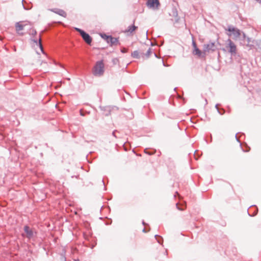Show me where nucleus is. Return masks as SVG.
<instances>
[{
  "label": "nucleus",
  "mask_w": 261,
  "mask_h": 261,
  "mask_svg": "<svg viewBox=\"0 0 261 261\" xmlns=\"http://www.w3.org/2000/svg\"><path fill=\"white\" fill-rule=\"evenodd\" d=\"M105 36V38H104L107 40L108 43L111 44V45L116 44L117 43L118 40L116 38H113L111 36H107L106 35Z\"/></svg>",
  "instance_id": "obj_10"
},
{
  "label": "nucleus",
  "mask_w": 261,
  "mask_h": 261,
  "mask_svg": "<svg viewBox=\"0 0 261 261\" xmlns=\"http://www.w3.org/2000/svg\"><path fill=\"white\" fill-rule=\"evenodd\" d=\"M50 11H52L55 13H57L59 14L60 16H62L64 17H66V13L63 10L61 9H49Z\"/></svg>",
  "instance_id": "obj_11"
},
{
  "label": "nucleus",
  "mask_w": 261,
  "mask_h": 261,
  "mask_svg": "<svg viewBox=\"0 0 261 261\" xmlns=\"http://www.w3.org/2000/svg\"><path fill=\"white\" fill-rule=\"evenodd\" d=\"M78 261H79V260H78Z\"/></svg>",
  "instance_id": "obj_21"
},
{
  "label": "nucleus",
  "mask_w": 261,
  "mask_h": 261,
  "mask_svg": "<svg viewBox=\"0 0 261 261\" xmlns=\"http://www.w3.org/2000/svg\"><path fill=\"white\" fill-rule=\"evenodd\" d=\"M31 22L28 21H20L15 24L16 33L21 36L23 35L25 33L23 31L27 30L29 27H31Z\"/></svg>",
  "instance_id": "obj_1"
},
{
  "label": "nucleus",
  "mask_w": 261,
  "mask_h": 261,
  "mask_svg": "<svg viewBox=\"0 0 261 261\" xmlns=\"http://www.w3.org/2000/svg\"><path fill=\"white\" fill-rule=\"evenodd\" d=\"M38 62V64L39 65H42V61L39 60V61H38V62Z\"/></svg>",
  "instance_id": "obj_17"
},
{
  "label": "nucleus",
  "mask_w": 261,
  "mask_h": 261,
  "mask_svg": "<svg viewBox=\"0 0 261 261\" xmlns=\"http://www.w3.org/2000/svg\"><path fill=\"white\" fill-rule=\"evenodd\" d=\"M160 4L159 0H148L147 2V6L153 9H158Z\"/></svg>",
  "instance_id": "obj_7"
},
{
  "label": "nucleus",
  "mask_w": 261,
  "mask_h": 261,
  "mask_svg": "<svg viewBox=\"0 0 261 261\" xmlns=\"http://www.w3.org/2000/svg\"><path fill=\"white\" fill-rule=\"evenodd\" d=\"M215 50V45L214 43L211 42L207 44H204L203 46V53L214 51Z\"/></svg>",
  "instance_id": "obj_6"
},
{
  "label": "nucleus",
  "mask_w": 261,
  "mask_h": 261,
  "mask_svg": "<svg viewBox=\"0 0 261 261\" xmlns=\"http://www.w3.org/2000/svg\"><path fill=\"white\" fill-rule=\"evenodd\" d=\"M132 56L133 58H139V54L138 51H134L132 54Z\"/></svg>",
  "instance_id": "obj_14"
},
{
  "label": "nucleus",
  "mask_w": 261,
  "mask_h": 261,
  "mask_svg": "<svg viewBox=\"0 0 261 261\" xmlns=\"http://www.w3.org/2000/svg\"><path fill=\"white\" fill-rule=\"evenodd\" d=\"M192 45L194 48L193 50V54L194 55L198 56V57H201L202 56V53L200 50H199L197 48L196 44L195 41H193Z\"/></svg>",
  "instance_id": "obj_8"
},
{
  "label": "nucleus",
  "mask_w": 261,
  "mask_h": 261,
  "mask_svg": "<svg viewBox=\"0 0 261 261\" xmlns=\"http://www.w3.org/2000/svg\"><path fill=\"white\" fill-rule=\"evenodd\" d=\"M104 64L103 61H97L94 66L92 73L96 76H101L104 73Z\"/></svg>",
  "instance_id": "obj_2"
},
{
  "label": "nucleus",
  "mask_w": 261,
  "mask_h": 261,
  "mask_svg": "<svg viewBox=\"0 0 261 261\" xmlns=\"http://www.w3.org/2000/svg\"><path fill=\"white\" fill-rule=\"evenodd\" d=\"M227 44L226 47L227 50L232 54H236L237 52V46L232 41L228 39L227 41Z\"/></svg>",
  "instance_id": "obj_4"
},
{
  "label": "nucleus",
  "mask_w": 261,
  "mask_h": 261,
  "mask_svg": "<svg viewBox=\"0 0 261 261\" xmlns=\"http://www.w3.org/2000/svg\"><path fill=\"white\" fill-rule=\"evenodd\" d=\"M257 2L261 4V0H256Z\"/></svg>",
  "instance_id": "obj_19"
},
{
  "label": "nucleus",
  "mask_w": 261,
  "mask_h": 261,
  "mask_svg": "<svg viewBox=\"0 0 261 261\" xmlns=\"http://www.w3.org/2000/svg\"><path fill=\"white\" fill-rule=\"evenodd\" d=\"M80 114H81V115H82L83 116H84L85 115L82 110L80 111Z\"/></svg>",
  "instance_id": "obj_18"
},
{
  "label": "nucleus",
  "mask_w": 261,
  "mask_h": 261,
  "mask_svg": "<svg viewBox=\"0 0 261 261\" xmlns=\"http://www.w3.org/2000/svg\"><path fill=\"white\" fill-rule=\"evenodd\" d=\"M34 42L37 44V40H34Z\"/></svg>",
  "instance_id": "obj_20"
},
{
  "label": "nucleus",
  "mask_w": 261,
  "mask_h": 261,
  "mask_svg": "<svg viewBox=\"0 0 261 261\" xmlns=\"http://www.w3.org/2000/svg\"><path fill=\"white\" fill-rule=\"evenodd\" d=\"M27 33L33 36H35L36 35L37 32L34 28L33 24L32 23L31 27H29L28 29H27Z\"/></svg>",
  "instance_id": "obj_13"
},
{
  "label": "nucleus",
  "mask_w": 261,
  "mask_h": 261,
  "mask_svg": "<svg viewBox=\"0 0 261 261\" xmlns=\"http://www.w3.org/2000/svg\"><path fill=\"white\" fill-rule=\"evenodd\" d=\"M38 45H39V47L40 48L41 50L42 51H43V47H42V44H41V37H40L39 38Z\"/></svg>",
  "instance_id": "obj_15"
},
{
  "label": "nucleus",
  "mask_w": 261,
  "mask_h": 261,
  "mask_svg": "<svg viewBox=\"0 0 261 261\" xmlns=\"http://www.w3.org/2000/svg\"><path fill=\"white\" fill-rule=\"evenodd\" d=\"M24 230L27 234V237L28 238H30L33 237V232L32 230L28 226H24Z\"/></svg>",
  "instance_id": "obj_12"
},
{
  "label": "nucleus",
  "mask_w": 261,
  "mask_h": 261,
  "mask_svg": "<svg viewBox=\"0 0 261 261\" xmlns=\"http://www.w3.org/2000/svg\"><path fill=\"white\" fill-rule=\"evenodd\" d=\"M150 53H151V50H150V49H149L147 51V53L146 54V56L147 57H149V55H150Z\"/></svg>",
  "instance_id": "obj_16"
},
{
  "label": "nucleus",
  "mask_w": 261,
  "mask_h": 261,
  "mask_svg": "<svg viewBox=\"0 0 261 261\" xmlns=\"http://www.w3.org/2000/svg\"><path fill=\"white\" fill-rule=\"evenodd\" d=\"M75 30L78 31L81 35L82 36L83 39L85 40V41L88 44H90L92 42V39L90 37V36L89 35V34L85 33L84 31L75 28Z\"/></svg>",
  "instance_id": "obj_5"
},
{
  "label": "nucleus",
  "mask_w": 261,
  "mask_h": 261,
  "mask_svg": "<svg viewBox=\"0 0 261 261\" xmlns=\"http://www.w3.org/2000/svg\"><path fill=\"white\" fill-rule=\"evenodd\" d=\"M225 31H227V35L232 37L234 40H237L241 35V32L240 30L232 26H229Z\"/></svg>",
  "instance_id": "obj_3"
},
{
  "label": "nucleus",
  "mask_w": 261,
  "mask_h": 261,
  "mask_svg": "<svg viewBox=\"0 0 261 261\" xmlns=\"http://www.w3.org/2000/svg\"><path fill=\"white\" fill-rule=\"evenodd\" d=\"M138 29V27L132 25L128 27L127 29H126L124 32L127 35H133L135 31Z\"/></svg>",
  "instance_id": "obj_9"
}]
</instances>
